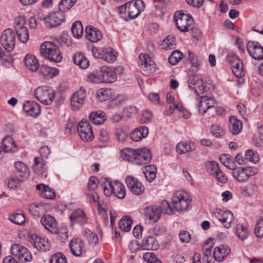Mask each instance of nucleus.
<instances>
[{
  "mask_svg": "<svg viewBox=\"0 0 263 263\" xmlns=\"http://www.w3.org/2000/svg\"><path fill=\"white\" fill-rule=\"evenodd\" d=\"M141 248L142 250H156L158 248V243L154 237L148 236L143 238Z\"/></svg>",
  "mask_w": 263,
  "mask_h": 263,
  "instance_id": "obj_38",
  "label": "nucleus"
},
{
  "mask_svg": "<svg viewBox=\"0 0 263 263\" xmlns=\"http://www.w3.org/2000/svg\"><path fill=\"white\" fill-rule=\"evenodd\" d=\"M71 32L76 38L81 37L83 33V26L80 21H76L71 27Z\"/></svg>",
  "mask_w": 263,
  "mask_h": 263,
  "instance_id": "obj_47",
  "label": "nucleus"
},
{
  "mask_svg": "<svg viewBox=\"0 0 263 263\" xmlns=\"http://www.w3.org/2000/svg\"><path fill=\"white\" fill-rule=\"evenodd\" d=\"M183 54L178 50L174 51L168 58V61L172 65L176 64L182 58Z\"/></svg>",
  "mask_w": 263,
  "mask_h": 263,
  "instance_id": "obj_58",
  "label": "nucleus"
},
{
  "mask_svg": "<svg viewBox=\"0 0 263 263\" xmlns=\"http://www.w3.org/2000/svg\"><path fill=\"white\" fill-rule=\"evenodd\" d=\"M16 170L22 173L20 177L22 178H28L30 175V171L27 165L22 162L18 161L15 163Z\"/></svg>",
  "mask_w": 263,
  "mask_h": 263,
  "instance_id": "obj_44",
  "label": "nucleus"
},
{
  "mask_svg": "<svg viewBox=\"0 0 263 263\" xmlns=\"http://www.w3.org/2000/svg\"><path fill=\"white\" fill-rule=\"evenodd\" d=\"M40 53L44 58L52 62L59 63L62 60L59 47L53 42L43 43L41 46Z\"/></svg>",
  "mask_w": 263,
  "mask_h": 263,
  "instance_id": "obj_2",
  "label": "nucleus"
},
{
  "mask_svg": "<svg viewBox=\"0 0 263 263\" xmlns=\"http://www.w3.org/2000/svg\"><path fill=\"white\" fill-rule=\"evenodd\" d=\"M9 219L11 221L17 225L23 224L26 221L25 216L22 213H11L9 215Z\"/></svg>",
  "mask_w": 263,
  "mask_h": 263,
  "instance_id": "obj_46",
  "label": "nucleus"
},
{
  "mask_svg": "<svg viewBox=\"0 0 263 263\" xmlns=\"http://www.w3.org/2000/svg\"><path fill=\"white\" fill-rule=\"evenodd\" d=\"M85 90L81 87L71 97V105L73 110H78L84 104L86 98Z\"/></svg>",
  "mask_w": 263,
  "mask_h": 263,
  "instance_id": "obj_17",
  "label": "nucleus"
},
{
  "mask_svg": "<svg viewBox=\"0 0 263 263\" xmlns=\"http://www.w3.org/2000/svg\"><path fill=\"white\" fill-rule=\"evenodd\" d=\"M132 223V219L128 216H124L119 221V226L122 231L129 232L131 230Z\"/></svg>",
  "mask_w": 263,
  "mask_h": 263,
  "instance_id": "obj_43",
  "label": "nucleus"
},
{
  "mask_svg": "<svg viewBox=\"0 0 263 263\" xmlns=\"http://www.w3.org/2000/svg\"><path fill=\"white\" fill-rule=\"evenodd\" d=\"M200 100L199 101L197 107L198 108V111L200 114L202 115H204L206 111L210 110H213V113L215 111H218V110L216 108L213 103L211 104L208 101V98L204 96V95H200Z\"/></svg>",
  "mask_w": 263,
  "mask_h": 263,
  "instance_id": "obj_22",
  "label": "nucleus"
},
{
  "mask_svg": "<svg viewBox=\"0 0 263 263\" xmlns=\"http://www.w3.org/2000/svg\"><path fill=\"white\" fill-rule=\"evenodd\" d=\"M72 254L76 256H80L83 252V244L82 240L74 238L72 239L69 244Z\"/></svg>",
  "mask_w": 263,
  "mask_h": 263,
  "instance_id": "obj_34",
  "label": "nucleus"
},
{
  "mask_svg": "<svg viewBox=\"0 0 263 263\" xmlns=\"http://www.w3.org/2000/svg\"><path fill=\"white\" fill-rule=\"evenodd\" d=\"M2 148L5 152L15 153L17 151V147L13 139L10 136H6L2 141Z\"/></svg>",
  "mask_w": 263,
  "mask_h": 263,
  "instance_id": "obj_32",
  "label": "nucleus"
},
{
  "mask_svg": "<svg viewBox=\"0 0 263 263\" xmlns=\"http://www.w3.org/2000/svg\"><path fill=\"white\" fill-rule=\"evenodd\" d=\"M41 222L44 228L50 233L53 234L58 233V223L51 215H46L43 216L41 219Z\"/></svg>",
  "mask_w": 263,
  "mask_h": 263,
  "instance_id": "obj_20",
  "label": "nucleus"
},
{
  "mask_svg": "<svg viewBox=\"0 0 263 263\" xmlns=\"http://www.w3.org/2000/svg\"><path fill=\"white\" fill-rule=\"evenodd\" d=\"M205 167L208 173L213 176L220 168L218 164L214 161L207 162Z\"/></svg>",
  "mask_w": 263,
  "mask_h": 263,
  "instance_id": "obj_56",
  "label": "nucleus"
},
{
  "mask_svg": "<svg viewBox=\"0 0 263 263\" xmlns=\"http://www.w3.org/2000/svg\"><path fill=\"white\" fill-rule=\"evenodd\" d=\"M116 52L111 48H103L102 59L108 63H112L116 60Z\"/></svg>",
  "mask_w": 263,
  "mask_h": 263,
  "instance_id": "obj_41",
  "label": "nucleus"
},
{
  "mask_svg": "<svg viewBox=\"0 0 263 263\" xmlns=\"http://www.w3.org/2000/svg\"><path fill=\"white\" fill-rule=\"evenodd\" d=\"M231 67L233 73L236 77L239 78L244 76L245 73L241 60L239 62L234 63L233 65L231 66Z\"/></svg>",
  "mask_w": 263,
  "mask_h": 263,
  "instance_id": "obj_50",
  "label": "nucleus"
},
{
  "mask_svg": "<svg viewBox=\"0 0 263 263\" xmlns=\"http://www.w3.org/2000/svg\"><path fill=\"white\" fill-rule=\"evenodd\" d=\"M121 156L124 159L140 165L147 163L152 159L151 151L145 148L135 149L125 148L121 152Z\"/></svg>",
  "mask_w": 263,
  "mask_h": 263,
  "instance_id": "obj_1",
  "label": "nucleus"
},
{
  "mask_svg": "<svg viewBox=\"0 0 263 263\" xmlns=\"http://www.w3.org/2000/svg\"><path fill=\"white\" fill-rule=\"evenodd\" d=\"M160 213H163L168 215L174 214L176 210H175L174 206H171L169 202L166 200H163L161 201L160 204Z\"/></svg>",
  "mask_w": 263,
  "mask_h": 263,
  "instance_id": "obj_45",
  "label": "nucleus"
},
{
  "mask_svg": "<svg viewBox=\"0 0 263 263\" xmlns=\"http://www.w3.org/2000/svg\"><path fill=\"white\" fill-rule=\"evenodd\" d=\"M123 111L127 117H132L137 114L138 109L135 106L129 105L125 107Z\"/></svg>",
  "mask_w": 263,
  "mask_h": 263,
  "instance_id": "obj_61",
  "label": "nucleus"
},
{
  "mask_svg": "<svg viewBox=\"0 0 263 263\" xmlns=\"http://www.w3.org/2000/svg\"><path fill=\"white\" fill-rule=\"evenodd\" d=\"M229 128L233 135H237L242 130V123L241 121L237 119L235 117L231 116L229 118Z\"/></svg>",
  "mask_w": 263,
  "mask_h": 263,
  "instance_id": "obj_33",
  "label": "nucleus"
},
{
  "mask_svg": "<svg viewBox=\"0 0 263 263\" xmlns=\"http://www.w3.org/2000/svg\"><path fill=\"white\" fill-rule=\"evenodd\" d=\"M247 50L250 55L255 60H261L263 59V47L258 42H249Z\"/></svg>",
  "mask_w": 263,
  "mask_h": 263,
  "instance_id": "obj_18",
  "label": "nucleus"
},
{
  "mask_svg": "<svg viewBox=\"0 0 263 263\" xmlns=\"http://www.w3.org/2000/svg\"><path fill=\"white\" fill-rule=\"evenodd\" d=\"M145 216L152 222H156L161 216L160 211L157 206H146L144 212Z\"/></svg>",
  "mask_w": 263,
  "mask_h": 263,
  "instance_id": "obj_23",
  "label": "nucleus"
},
{
  "mask_svg": "<svg viewBox=\"0 0 263 263\" xmlns=\"http://www.w3.org/2000/svg\"><path fill=\"white\" fill-rule=\"evenodd\" d=\"M77 130L81 139L84 141H91L94 138L92 127L88 121H81Z\"/></svg>",
  "mask_w": 263,
  "mask_h": 263,
  "instance_id": "obj_13",
  "label": "nucleus"
},
{
  "mask_svg": "<svg viewBox=\"0 0 263 263\" xmlns=\"http://www.w3.org/2000/svg\"><path fill=\"white\" fill-rule=\"evenodd\" d=\"M126 185L129 190L135 195H139L142 194L145 187L137 178L131 176H128L125 179Z\"/></svg>",
  "mask_w": 263,
  "mask_h": 263,
  "instance_id": "obj_16",
  "label": "nucleus"
},
{
  "mask_svg": "<svg viewBox=\"0 0 263 263\" xmlns=\"http://www.w3.org/2000/svg\"><path fill=\"white\" fill-rule=\"evenodd\" d=\"M50 263H67L66 256L61 252L52 254L50 259Z\"/></svg>",
  "mask_w": 263,
  "mask_h": 263,
  "instance_id": "obj_51",
  "label": "nucleus"
},
{
  "mask_svg": "<svg viewBox=\"0 0 263 263\" xmlns=\"http://www.w3.org/2000/svg\"><path fill=\"white\" fill-rule=\"evenodd\" d=\"M245 158L247 160L257 163L259 160L258 154L251 149H248L246 152Z\"/></svg>",
  "mask_w": 263,
  "mask_h": 263,
  "instance_id": "obj_55",
  "label": "nucleus"
},
{
  "mask_svg": "<svg viewBox=\"0 0 263 263\" xmlns=\"http://www.w3.org/2000/svg\"><path fill=\"white\" fill-rule=\"evenodd\" d=\"M77 0H61L59 3V9L63 12L69 10L76 3Z\"/></svg>",
  "mask_w": 263,
  "mask_h": 263,
  "instance_id": "obj_52",
  "label": "nucleus"
},
{
  "mask_svg": "<svg viewBox=\"0 0 263 263\" xmlns=\"http://www.w3.org/2000/svg\"><path fill=\"white\" fill-rule=\"evenodd\" d=\"M0 40L4 49L8 51H11L15 44V33L13 29L8 28L3 32Z\"/></svg>",
  "mask_w": 263,
  "mask_h": 263,
  "instance_id": "obj_7",
  "label": "nucleus"
},
{
  "mask_svg": "<svg viewBox=\"0 0 263 263\" xmlns=\"http://www.w3.org/2000/svg\"><path fill=\"white\" fill-rule=\"evenodd\" d=\"M125 5L127 7L129 20L136 18L144 8V3L141 0H133L126 3Z\"/></svg>",
  "mask_w": 263,
  "mask_h": 263,
  "instance_id": "obj_11",
  "label": "nucleus"
},
{
  "mask_svg": "<svg viewBox=\"0 0 263 263\" xmlns=\"http://www.w3.org/2000/svg\"><path fill=\"white\" fill-rule=\"evenodd\" d=\"M172 203L178 212L186 211L190 205L191 199L188 193L184 191H178L173 195Z\"/></svg>",
  "mask_w": 263,
  "mask_h": 263,
  "instance_id": "obj_4",
  "label": "nucleus"
},
{
  "mask_svg": "<svg viewBox=\"0 0 263 263\" xmlns=\"http://www.w3.org/2000/svg\"><path fill=\"white\" fill-rule=\"evenodd\" d=\"M139 59L141 69L145 75H149L156 71L154 62L151 60L148 54L141 53L139 55Z\"/></svg>",
  "mask_w": 263,
  "mask_h": 263,
  "instance_id": "obj_10",
  "label": "nucleus"
},
{
  "mask_svg": "<svg viewBox=\"0 0 263 263\" xmlns=\"http://www.w3.org/2000/svg\"><path fill=\"white\" fill-rule=\"evenodd\" d=\"M195 149L194 144L187 141H181L176 146V151L180 154H185Z\"/></svg>",
  "mask_w": 263,
  "mask_h": 263,
  "instance_id": "obj_40",
  "label": "nucleus"
},
{
  "mask_svg": "<svg viewBox=\"0 0 263 263\" xmlns=\"http://www.w3.org/2000/svg\"><path fill=\"white\" fill-rule=\"evenodd\" d=\"M108 186L114 195L119 199H123L126 195L125 187L120 181L109 182Z\"/></svg>",
  "mask_w": 263,
  "mask_h": 263,
  "instance_id": "obj_25",
  "label": "nucleus"
},
{
  "mask_svg": "<svg viewBox=\"0 0 263 263\" xmlns=\"http://www.w3.org/2000/svg\"><path fill=\"white\" fill-rule=\"evenodd\" d=\"M231 253V249L226 245H220L214 248L213 256L218 262L222 261Z\"/></svg>",
  "mask_w": 263,
  "mask_h": 263,
  "instance_id": "obj_24",
  "label": "nucleus"
},
{
  "mask_svg": "<svg viewBox=\"0 0 263 263\" xmlns=\"http://www.w3.org/2000/svg\"><path fill=\"white\" fill-rule=\"evenodd\" d=\"M24 111L28 115L36 117L39 116L41 112L40 106L34 101H27L23 105Z\"/></svg>",
  "mask_w": 263,
  "mask_h": 263,
  "instance_id": "obj_26",
  "label": "nucleus"
},
{
  "mask_svg": "<svg viewBox=\"0 0 263 263\" xmlns=\"http://www.w3.org/2000/svg\"><path fill=\"white\" fill-rule=\"evenodd\" d=\"M157 173V167L155 165H146L145 167V170L143 171L146 180L151 182L156 177Z\"/></svg>",
  "mask_w": 263,
  "mask_h": 263,
  "instance_id": "obj_42",
  "label": "nucleus"
},
{
  "mask_svg": "<svg viewBox=\"0 0 263 263\" xmlns=\"http://www.w3.org/2000/svg\"><path fill=\"white\" fill-rule=\"evenodd\" d=\"M172 203L178 212L186 211L190 205L191 199L188 193L184 191H178L173 195Z\"/></svg>",
  "mask_w": 263,
  "mask_h": 263,
  "instance_id": "obj_3",
  "label": "nucleus"
},
{
  "mask_svg": "<svg viewBox=\"0 0 263 263\" xmlns=\"http://www.w3.org/2000/svg\"><path fill=\"white\" fill-rule=\"evenodd\" d=\"M71 225L78 223L82 225L87 222V217L83 210L80 209L74 210L69 216Z\"/></svg>",
  "mask_w": 263,
  "mask_h": 263,
  "instance_id": "obj_21",
  "label": "nucleus"
},
{
  "mask_svg": "<svg viewBox=\"0 0 263 263\" xmlns=\"http://www.w3.org/2000/svg\"><path fill=\"white\" fill-rule=\"evenodd\" d=\"M118 12L123 20L125 21L129 20L128 14L127 15V7H126L125 4L118 7Z\"/></svg>",
  "mask_w": 263,
  "mask_h": 263,
  "instance_id": "obj_63",
  "label": "nucleus"
},
{
  "mask_svg": "<svg viewBox=\"0 0 263 263\" xmlns=\"http://www.w3.org/2000/svg\"><path fill=\"white\" fill-rule=\"evenodd\" d=\"M30 242L36 249L44 252L49 251L51 245L48 239L33 234L31 236Z\"/></svg>",
  "mask_w": 263,
  "mask_h": 263,
  "instance_id": "obj_19",
  "label": "nucleus"
},
{
  "mask_svg": "<svg viewBox=\"0 0 263 263\" xmlns=\"http://www.w3.org/2000/svg\"><path fill=\"white\" fill-rule=\"evenodd\" d=\"M15 29L16 34L20 42L26 43L29 40V32L27 28L24 26L25 21L24 18L19 17L15 20Z\"/></svg>",
  "mask_w": 263,
  "mask_h": 263,
  "instance_id": "obj_9",
  "label": "nucleus"
},
{
  "mask_svg": "<svg viewBox=\"0 0 263 263\" xmlns=\"http://www.w3.org/2000/svg\"><path fill=\"white\" fill-rule=\"evenodd\" d=\"M64 12L61 11L51 13L49 14L48 17H45L44 20L46 26L49 28L55 27L65 21Z\"/></svg>",
  "mask_w": 263,
  "mask_h": 263,
  "instance_id": "obj_15",
  "label": "nucleus"
},
{
  "mask_svg": "<svg viewBox=\"0 0 263 263\" xmlns=\"http://www.w3.org/2000/svg\"><path fill=\"white\" fill-rule=\"evenodd\" d=\"M40 194L42 197L49 199H53L55 196V192L47 185L42 190Z\"/></svg>",
  "mask_w": 263,
  "mask_h": 263,
  "instance_id": "obj_54",
  "label": "nucleus"
},
{
  "mask_svg": "<svg viewBox=\"0 0 263 263\" xmlns=\"http://www.w3.org/2000/svg\"><path fill=\"white\" fill-rule=\"evenodd\" d=\"M175 45V37L172 35H168L162 41V46L166 49H172Z\"/></svg>",
  "mask_w": 263,
  "mask_h": 263,
  "instance_id": "obj_57",
  "label": "nucleus"
},
{
  "mask_svg": "<svg viewBox=\"0 0 263 263\" xmlns=\"http://www.w3.org/2000/svg\"><path fill=\"white\" fill-rule=\"evenodd\" d=\"M148 134V129L146 126H142L135 128L130 135V138L135 141H139L145 138Z\"/></svg>",
  "mask_w": 263,
  "mask_h": 263,
  "instance_id": "obj_29",
  "label": "nucleus"
},
{
  "mask_svg": "<svg viewBox=\"0 0 263 263\" xmlns=\"http://www.w3.org/2000/svg\"><path fill=\"white\" fill-rule=\"evenodd\" d=\"M99 139L100 141L101 142H108L110 140V135L109 132L104 129H101L99 133Z\"/></svg>",
  "mask_w": 263,
  "mask_h": 263,
  "instance_id": "obj_64",
  "label": "nucleus"
},
{
  "mask_svg": "<svg viewBox=\"0 0 263 263\" xmlns=\"http://www.w3.org/2000/svg\"><path fill=\"white\" fill-rule=\"evenodd\" d=\"M254 232L257 237H263V218L260 219L257 223Z\"/></svg>",
  "mask_w": 263,
  "mask_h": 263,
  "instance_id": "obj_62",
  "label": "nucleus"
},
{
  "mask_svg": "<svg viewBox=\"0 0 263 263\" xmlns=\"http://www.w3.org/2000/svg\"><path fill=\"white\" fill-rule=\"evenodd\" d=\"M36 99L45 105H50L55 97V92L48 88L47 86L37 87L34 91Z\"/></svg>",
  "mask_w": 263,
  "mask_h": 263,
  "instance_id": "obj_6",
  "label": "nucleus"
},
{
  "mask_svg": "<svg viewBox=\"0 0 263 263\" xmlns=\"http://www.w3.org/2000/svg\"><path fill=\"white\" fill-rule=\"evenodd\" d=\"M236 234L241 240L245 239L248 237V235L247 227L240 224H237L236 226Z\"/></svg>",
  "mask_w": 263,
  "mask_h": 263,
  "instance_id": "obj_53",
  "label": "nucleus"
},
{
  "mask_svg": "<svg viewBox=\"0 0 263 263\" xmlns=\"http://www.w3.org/2000/svg\"><path fill=\"white\" fill-rule=\"evenodd\" d=\"M101 75H102V82L112 83L115 82L117 77L113 69L107 66H102L100 69Z\"/></svg>",
  "mask_w": 263,
  "mask_h": 263,
  "instance_id": "obj_28",
  "label": "nucleus"
},
{
  "mask_svg": "<svg viewBox=\"0 0 263 263\" xmlns=\"http://www.w3.org/2000/svg\"><path fill=\"white\" fill-rule=\"evenodd\" d=\"M11 254L17 257L21 263L30 262L32 260V255L28 249L17 244H13L11 247Z\"/></svg>",
  "mask_w": 263,
  "mask_h": 263,
  "instance_id": "obj_8",
  "label": "nucleus"
},
{
  "mask_svg": "<svg viewBox=\"0 0 263 263\" xmlns=\"http://www.w3.org/2000/svg\"><path fill=\"white\" fill-rule=\"evenodd\" d=\"M86 37L91 42H97L102 38V32L92 26H88L85 29Z\"/></svg>",
  "mask_w": 263,
  "mask_h": 263,
  "instance_id": "obj_27",
  "label": "nucleus"
},
{
  "mask_svg": "<svg viewBox=\"0 0 263 263\" xmlns=\"http://www.w3.org/2000/svg\"><path fill=\"white\" fill-rule=\"evenodd\" d=\"M214 214L227 229L231 227V223L234 220L233 214L230 211H223L219 209H216L214 211Z\"/></svg>",
  "mask_w": 263,
  "mask_h": 263,
  "instance_id": "obj_14",
  "label": "nucleus"
},
{
  "mask_svg": "<svg viewBox=\"0 0 263 263\" xmlns=\"http://www.w3.org/2000/svg\"><path fill=\"white\" fill-rule=\"evenodd\" d=\"M143 259L148 263H162L155 254L152 252H146L143 255Z\"/></svg>",
  "mask_w": 263,
  "mask_h": 263,
  "instance_id": "obj_59",
  "label": "nucleus"
},
{
  "mask_svg": "<svg viewBox=\"0 0 263 263\" xmlns=\"http://www.w3.org/2000/svg\"><path fill=\"white\" fill-rule=\"evenodd\" d=\"M24 178L20 179L17 177L11 176L9 179L8 182V186L10 189H14L20 184L21 182L23 181L24 180Z\"/></svg>",
  "mask_w": 263,
  "mask_h": 263,
  "instance_id": "obj_60",
  "label": "nucleus"
},
{
  "mask_svg": "<svg viewBox=\"0 0 263 263\" xmlns=\"http://www.w3.org/2000/svg\"><path fill=\"white\" fill-rule=\"evenodd\" d=\"M112 95V90L110 88H101L98 90L97 96L101 101H104L110 98Z\"/></svg>",
  "mask_w": 263,
  "mask_h": 263,
  "instance_id": "obj_49",
  "label": "nucleus"
},
{
  "mask_svg": "<svg viewBox=\"0 0 263 263\" xmlns=\"http://www.w3.org/2000/svg\"><path fill=\"white\" fill-rule=\"evenodd\" d=\"M174 19L177 28L182 32L190 30V28L193 25V17L182 11H176L174 14Z\"/></svg>",
  "mask_w": 263,
  "mask_h": 263,
  "instance_id": "obj_5",
  "label": "nucleus"
},
{
  "mask_svg": "<svg viewBox=\"0 0 263 263\" xmlns=\"http://www.w3.org/2000/svg\"><path fill=\"white\" fill-rule=\"evenodd\" d=\"M24 64L26 67L31 71H36L40 68L38 60L35 56L30 54L26 55Z\"/></svg>",
  "mask_w": 263,
  "mask_h": 263,
  "instance_id": "obj_31",
  "label": "nucleus"
},
{
  "mask_svg": "<svg viewBox=\"0 0 263 263\" xmlns=\"http://www.w3.org/2000/svg\"><path fill=\"white\" fill-rule=\"evenodd\" d=\"M73 62L82 69H86L89 65V62L82 52H76L73 57Z\"/></svg>",
  "mask_w": 263,
  "mask_h": 263,
  "instance_id": "obj_36",
  "label": "nucleus"
},
{
  "mask_svg": "<svg viewBox=\"0 0 263 263\" xmlns=\"http://www.w3.org/2000/svg\"><path fill=\"white\" fill-rule=\"evenodd\" d=\"M89 118L90 122L94 124H102L106 120L105 113L100 110L92 112Z\"/></svg>",
  "mask_w": 263,
  "mask_h": 263,
  "instance_id": "obj_39",
  "label": "nucleus"
},
{
  "mask_svg": "<svg viewBox=\"0 0 263 263\" xmlns=\"http://www.w3.org/2000/svg\"><path fill=\"white\" fill-rule=\"evenodd\" d=\"M189 87L194 90L198 95H203L205 87L203 85L202 78L201 75H191L188 79Z\"/></svg>",
  "mask_w": 263,
  "mask_h": 263,
  "instance_id": "obj_12",
  "label": "nucleus"
},
{
  "mask_svg": "<svg viewBox=\"0 0 263 263\" xmlns=\"http://www.w3.org/2000/svg\"><path fill=\"white\" fill-rule=\"evenodd\" d=\"M127 99V97L124 95H117L109 101L107 107L109 108L118 109L121 106L125 103Z\"/></svg>",
  "mask_w": 263,
  "mask_h": 263,
  "instance_id": "obj_35",
  "label": "nucleus"
},
{
  "mask_svg": "<svg viewBox=\"0 0 263 263\" xmlns=\"http://www.w3.org/2000/svg\"><path fill=\"white\" fill-rule=\"evenodd\" d=\"M232 175L239 182H245L248 179L243 167H240L232 171Z\"/></svg>",
  "mask_w": 263,
  "mask_h": 263,
  "instance_id": "obj_48",
  "label": "nucleus"
},
{
  "mask_svg": "<svg viewBox=\"0 0 263 263\" xmlns=\"http://www.w3.org/2000/svg\"><path fill=\"white\" fill-rule=\"evenodd\" d=\"M33 170L38 175L43 174L47 170L46 161L39 157H35L34 160Z\"/></svg>",
  "mask_w": 263,
  "mask_h": 263,
  "instance_id": "obj_37",
  "label": "nucleus"
},
{
  "mask_svg": "<svg viewBox=\"0 0 263 263\" xmlns=\"http://www.w3.org/2000/svg\"><path fill=\"white\" fill-rule=\"evenodd\" d=\"M59 73V71L58 69L45 65H41L39 68V74L47 79L52 78L58 75Z\"/></svg>",
  "mask_w": 263,
  "mask_h": 263,
  "instance_id": "obj_30",
  "label": "nucleus"
}]
</instances>
